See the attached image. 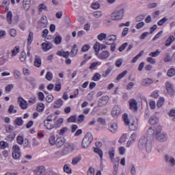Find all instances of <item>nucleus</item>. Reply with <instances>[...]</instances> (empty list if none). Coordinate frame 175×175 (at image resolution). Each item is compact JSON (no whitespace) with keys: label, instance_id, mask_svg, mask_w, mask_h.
I'll use <instances>...</instances> for the list:
<instances>
[{"label":"nucleus","instance_id":"1","mask_svg":"<svg viewBox=\"0 0 175 175\" xmlns=\"http://www.w3.org/2000/svg\"><path fill=\"white\" fill-rule=\"evenodd\" d=\"M162 126H158L157 128L154 131L152 128H149L148 130V133H152L153 137L156 139L160 143H165V142H167V134L165 133H162Z\"/></svg>","mask_w":175,"mask_h":175},{"label":"nucleus","instance_id":"2","mask_svg":"<svg viewBox=\"0 0 175 175\" xmlns=\"http://www.w3.org/2000/svg\"><path fill=\"white\" fill-rule=\"evenodd\" d=\"M49 142L51 146H55L57 148H61L66 140L63 137L58 135L55 137V135L51 134L49 137Z\"/></svg>","mask_w":175,"mask_h":175},{"label":"nucleus","instance_id":"3","mask_svg":"<svg viewBox=\"0 0 175 175\" xmlns=\"http://www.w3.org/2000/svg\"><path fill=\"white\" fill-rule=\"evenodd\" d=\"M137 147L139 150H146V152H150L152 150V144L146 137H142L138 142Z\"/></svg>","mask_w":175,"mask_h":175},{"label":"nucleus","instance_id":"4","mask_svg":"<svg viewBox=\"0 0 175 175\" xmlns=\"http://www.w3.org/2000/svg\"><path fill=\"white\" fill-rule=\"evenodd\" d=\"M124 13H125L124 8L114 10L111 14V20H113V21L122 20V18H124Z\"/></svg>","mask_w":175,"mask_h":175},{"label":"nucleus","instance_id":"5","mask_svg":"<svg viewBox=\"0 0 175 175\" xmlns=\"http://www.w3.org/2000/svg\"><path fill=\"white\" fill-rule=\"evenodd\" d=\"M93 141L94 136L92 135V133L90 132L87 133L82 140V147L83 148H88Z\"/></svg>","mask_w":175,"mask_h":175},{"label":"nucleus","instance_id":"6","mask_svg":"<svg viewBox=\"0 0 175 175\" xmlns=\"http://www.w3.org/2000/svg\"><path fill=\"white\" fill-rule=\"evenodd\" d=\"M114 158V150L110 152V159L111 162L113 163V175H117V172H118V165H120V157Z\"/></svg>","mask_w":175,"mask_h":175},{"label":"nucleus","instance_id":"7","mask_svg":"<svg viewBox=\"0 0 175 175\" xmlns=\"http://www.w3.org/2000/svg\"><path fill=\"white\" fill-rule=\"evenodd\" d=\"M44 126L48 131H51V129H54V122H53V115H49L44 121Z\"/></svg>","mask_w":175,"mask_h":175},{"label":"nucleus","instance_id":"8","mask_svg":"<svg viewBox=\"0 0 175 175\" xmlns=\"http://www.w3.org/2000/svg\"><path fill=\"white\" fill-rule=\"evenodd\" d=\"M47 25H49L47 16H42L41 18L38 21V28L43 29V28H47Z\"/></svg>","mask_w":175,"mask_h":175},{"label":"nucleus","instance_id":"9","mask_svg":"<svg viewBox=\"0 0 175 175\" xmlns=\"http://www.w3.org/2000/svg\"><path fill=\"white\" fill-rule=\"evenodd\" d=\"M165 88L169 95H170V96H174L175 90L173 88V85L170 83V82L167 81L165 83Z\"/></svg>","mask_w":175,"mask_h":175},{"label":"nucleus","instance_id":"10","mask_svg":"<svg viewBox=\"0 0 175 175\" xmlns=\"http://www.w3.org/2000/svg\"><path fill=\"white\" fill-rule=\"evenodd\" d=\"M120 114H121V107L120 105H116L112 109L111 116L113 118H118Z\"/></svg>","mask_w":175,"mask_h":175},{"label":"nucleus","instance_id":"11","mask_svg":"<svg viewBox=\"0 0 175 175\" xmlns=\"http://www.w3.org/2000/svg\"><path fill=\"white\" fill-rule=\"evenodd\" d=\"M18 103L22 110L28 109V103L23 97L18 98Z\"/></svg>","mask_w":175,"mask_h":175},{"label":"nucleus","instance_id":"12","mask_svg":"<svg viewBox=\"0 0 175 175\" xmlns=\"http://www.w3.org/2000/svg\"><path fill=\"white\" fill-rule=\"evenodd\" d=\"M75 148H73L70 144H66L63 149V152L65 155H68V154H70V152H73Z\"/></svg>","mask_w":175,"mask_h":175},{"label":"nucleus","instance_id":"13","mask_svg":"<svg viewBox=\"0 0 175 175\" xmlns=\"http://www.w3.org/2000/svg\"><path fill=\"white\" fill-rule=\"evenodd\" d=\"M165 161L167 163H169L170 166H175V159L172 156H169L167 154L165 155Z\"/></svg>","mask_w":175,"mask_h":175},{"label":"nucleus","instance_id":"14","mask_svg":"<svg viewBox=\"0 0 175 175\" xmlns=\"http://www.w3.org/2000/svg\"><path fill=\"white\" fill-rule=\"evenodd\" d=\"M53 121H54L53 125L55 129H58V128H61V126H62V124H64V118H59L57 120L54 119Z\"/></svg>","mask_w":175,"mask_h":175},{"label":"nucleus","instance_id":"15","mask_svg":"<svg viewBox=\"0 0 175 175\" xmlns=\"http://www.w3.org/2000/svg\"><path fill=\"white\" fill-rule=\"evenodd\" d=\"M45 172H46V168H44V166L37 167L34 170V173L37 175L44 174Z\"/></svg>","mask_w":175,"mask_h":175},{"label":"nucleus","instance_id":"16","mask_svg":"<svg viewBox=\"0 0 175 175\" xmlns=\"http://www.w3.org/2000/svg\"><path fill=\"white\" fill-rule=\"evenodd\" d=\"M129 106L131 110H134V111H137V103L136 102V100L131 99L129 102Z\"/></svg>","mask_w":175,"mask_h":175},{"label":"nucleus","instance_id":"17","mask_svg":"<svg viewBox=\"0 0 175 175\" xmlns=\"http://www.w3.org/2000/svg\"><path fill=\"white\" fill-rule=\"evenodd\" d=\"M57 55L59 57H63L64 58H69V55H70V51H59L57 53Z\"/></svg>","mask_w":175,"mask_h":175},{"label":"nucleus","instance_id":"18","mask_svg":"<svg viewBox=\"0 0 175 175\" xmlns=\"http://www.w3.org/2000/svg\"><path fill=\"white\" fill-rule=\"evenodd\" d=\"M154 83V81L150 78H146L143 79L142 81V85L144 87H148V85H151Z\"/></svg>","mask_w":175,"mask_h":175},{"label":"nucleus","instance_id":"19","mask_svg":"<svg viewBox=\"0 0 175 175\" xmlns=\"http://www.w3.org/2000/svg\"><path fill=\"white\" fill-rule=\"evenodd\" d=\"M42 47V50L43 51H49V50H51L52 49V46L53 44H51V43L49 42H43L42 44H41Z\"/></svg>","mask_w":175,"mask_h":175},{"label":"nucleus","instance_id":"20","mask_svg":"<svg viewBox=\"0 0 175 175\" xmlns=\"http://www.w3.org/2000/svg\"><path fill=\"white\" fill-rule=\"evenodd\" d=\"M110 55V53H109V51H105L101 52L99 55H98V58L100 59H106V58H108V57Z\"/></svg>","mask_w":175,"mask_h":175},{"label":"nucleus","instance_id":"21","mask_svg":"<svg viewBox=\"0 0 175 175\" xmlns=\"http://www.w3.org/2000/svg\"><path fill=\"white\" fill-rule=\"evenodd\" d=\"M158 122H159V119H158L155 116H152L149 119V124H150V125H156Z\"/></svg>","mask_w":175,"mask_h":175},{"label":"nucleus","instance_id":"22","mask_svg":"<svg viewBox=\"0 0 175 175\" xmlns=\"http://www.w3.org/2000/svg\"><path fill=\"white\" fill-rule=\"evenodd\" d=\"M46 106L43 103H40L37 105L36 110L38 111V113H43L44 111Z\"/></svg>","mask_w":175,"mask_h":175},{"label":"nucleus","instance_id":"23","mask_svg":"<svg viewBox=\"0 0 175 175\" xmlns=\"http://www.w3.org/2000/svg\"><path fill=\"white\" fill-rule=\"evenodd\" d=\"M14 124L18 126H22V125L24 124V120H23V118L18 117L14 120Z\"/></svg>","mask_w":175,"mask_h":175},{"label":"nucleus","instance_id":"24","mask_svg":"<svg viewBox=\"0 0 175 175\" xmlns=\"http://www.w3.org/2000/svg\"><path fill=\"white\" fill-rule=\"evenodd\" d=\"M80 161H81V156H77V157L72 158L71 164L73 166H76V165H77V163H79V162H80Z\"/></svg>","mask_w":175,"mask_h":175},{"label":"nucleus","instance_id":"25","mask_svg":"<svg viewBox=\"0 0 175 175\" xmlns=\"http://www.w3.org/2000/svg\"><path fill=\"white\" fill-rule=\"evenodd\" d=\"M32 42H33V32L29 31L27 37V45L31 46V44H32Z\"/></svg>","mask_w":175,"mask_h":175},{"label":"nucleus","instance_id":"26","mask_svg":"<svg viewBox=\"0 0 175 175\" xmlns=\"http://www.w3.org/2000/svg\"><path fill=\"white\" fill-rule=\"evenodd\" d=\"M64 105V101L62 99L59 98L54 103V108L55 109H59Z\"/></svg>","mask_w":175,"mask_h":175},{"label":"nucleus","instance_id":"27","mask_svg":"<svg viewBox=\"0 0 175 175\" xmlns=\"http://www.w3.org/2000/svg\"><path fill=\"white\" fill-rule=\"evenodd\" d=\"M109 99L108 96H103L98 101L100 106H105L107 103V100Z\"/></svg>","mask_w":175,"mask_h":175},{"label":"nucleus","instance_id":"28","mask_svg":"<svg viewBox=\"0 0 175 175\" xmlns=\"http://www.w3.org/2000/svg\"><path fill=\"white\" fill-rule=\"evenodd\" d=\"M174 40H175V38L173 36H170L168 39L165 41V46H166V47H169V46H170L172 43L174 42Z\"/></svg>","mask_w":175,"mask_h":175},{"label":"nucleus","instance_id":"29","mask_svg":"<svg viewBox=\"0 0 175 175\" xmlns=\"http://www.w3.org/2000/svg\"><path fill=\"white\" fill-rule=\"evenodd\" d=\"M64 173H67V174H72V168H70L69 164H65L64 165Z\"/></svg>","mask_w":175,"mask_h":175},{"label":"nucleus","instance_id":"30","mask_svg":"<svg viewBox=\"0 0 175 175\" xmlns=\"http://www.w3.org/2000/svg\"><path fill=\"white\" fill-rule=\"evenodd\" d=\"M94 152L96 154H98V155H99L100 160L102 161V159H103V152L102 151V150L99 148H94Z\"/></svg>","mask_w":175,"mask_h":175},{"label":"nucleus","instance_id":"31","mask_svg":"<svg viewBox=\"0 0 175 175\" xmlns=\"http://www.w3.org/2000/svg\"><path fill=\"white\" fill-rule=\"evenodd\" d=\"M79 51V49H77V44H74L72 46V49L70 51V54L72 57H75V55H76V54H77V52Z\"/></svg>","mask_w":175,"mask_h":175},{"label":"nucleus","instance_id":"32","mask_svg":"<svg viewBox=\"0 0 175 175\" xmlns=\"http://www.w3.org/2000/svg\"><path fill=\"white\" fill-rule=\"evenodd\" d=\"M41 65L42 59H40V57H36L34 60V66H36V68H40Z\"/></svg>","mask_w":175,"mask_h":175},{"label":"nucleus","instance_id":"33","mask_svg":"<svg viewBox=\"0 0 175 175\" xmlns=\"http://www.w3.org/2000/svg\"><path fill=\"white\" fill-rule=\"evenodd\" d=\"M12 17H13V14L12 13V11H9L7 14V17H6V20L8 24H12Z\"/></svg>","mask_w":175,"mask_h":175},{"label":"nucleus","instance_id":"34","mask_svg":"<svg viewBox=\"0 0 175 175\" xmlns=\"http://www.w3.org/2000/svg\"><path fill=\"white\" fill-rule=\"evenodd\" d=\"M118 129V126H117L116 123L111 124L110 126V132L111 133H116V132H117Z\"/></svg>","mask_w":175,"mask_h":175},{"label":"nucleus","instance_id":"35","mask_svg":"<svg viewBox=\"0 0 175 175\" xmlns=\"http://www.w3.org/2000/svg\"><path fill=\"white\" fill-rule=\"evenodd\" d=\"M12 56L14 57L16 55H17V54H18V53H20V47L19 46H15L12 51Z\"/></svg>","mask_w":175,"mask_h":175},{"label":"nucleus","instance_id":"36","mask_svg":"<svg viewBox=\"0 0 175 175\" xmlns=\"http://www.w3.org/2000/svg\"><path fill=\"white\" fill-rule=\"evenodd\" d=\"M102 65V62H94L92 63L90 66V69H95L96 66H100Z\"/></svg>","mask_w":175,"mask_h":175},{"label":"nucleus","instance_id":"37","mask_svg":"<svg viewBox=\"0 0 175 175\" xmlns=\"http://www.w3.org/2000/svg\"><path fill=\"white\" fill-rule=\"evenodd\" d=\"M16 143L20 144V146H22V144H24V137L22 135H18L16 137Z\"/></svg>","mask_w":175,"mask_h":175},{"label":"nucleus","instance_id":"38","mask_svg":"<svg viewBox=\"0 0 175 175\" xmlns=\"http://www.w3.org/2000/svg\"><path fill=\"white\" fill-rule=\"evenodd\" d=\"M93 49H94L96 54H98L99 51H100V44L99 42H96L94 45Z\"/></svg>","mask_w":175,"mask_h":175},{"label":"nucleus","instance_id":"39","mask_svg":"<svg viewBox=\"0 0 175 175\" xmlns=\"http://www.w3.org/2000/svg\"><path fill=\"white\" fill-rule=\"evenodd\" d=\"M100 77H102V75H100L99 72H96L92 77V80L93 81H99L100 80Z\"/></svg>","mask_w":175,"mask_h":175},{"label":"nucleus","instance_id":"40","mask_svg":"<svg viewBox=\"0 0 175 175\" xmlns=\"http://www.w3.org/2000/svg\"><path fill=\"white\" fill-rule=\"evenodd\" d=\"M14 77L16 80H18L21 77V72L17 70H14L13 72Z\"/></svg>","mask_w":175,"mask_h":175},{"label":"nucleus","instance_id":"41","mask_svg":"<svg viewBox=\"0 0 175 175\" xmlns=\"http://www.w3.org/2000/svg\"><path fill=\"white\" fill-rule=\"evenodd\" d=\"M85 118V116L84 115L81 114L77 118V124H81L84 121V119Z\"/></svg>","mask_w":175,"mask_h":175},{"label":"nucleus","instance_id":"42","mask_svg":"<svg viewBox=\"0 0 175 175\" xmlns=\"http://www.w3.org/2000/svg\"><path fill=\"white\" fill-rule=\"evenodd\" d=\"M68 122H77V116L76 115H73L70 116L68 120H67Z\"/></svg>","mask_w":175,"mask_h":175},{"label":"nucleus","instance_id":"43","mask_svg":"<svg viewBox=\"0 0 175 175\" xmlns=\"http://www.w3.org/2000/svg\"><path fill=\"white\" fill-rule=\"evenodd\" d=\"M175 75V69L174 68H170L167 70V76H168V77H173V76Z\"/></svg>","mask_w":175,"mask_h":175},{"label":"nucleus","instance_id":"44","mask_svg":"<svg viewBox=\"0 0 175 175\" xmlns=\"http://www.w3.org/2000/svg\"><path fill=\"white\" fill-rule=\"evenodd\" d=\"M122 118L123 120L124 121L125 125H129L131 122H129V119L128 118V113H124L122 115Z\"/></svg>","mask_w":175,"mask_h":175},{"label":"nucleus","instance_id":"45","mask_svg":"<svg viewBox=\"0 0 175 175\" xmlns=\"http://www.w3.org/2000/svg\"><path fill=\"white\" fill-rule=\"evenodd\" d=\"M164 103H165V98L161 97L157 103V107H162Z\"/></svg>","mask_w":175,"mask_h":175},{"label":"nucleus","instance_id":"46","mask_svg":"<svg viewBox=\"0 0 175 175\" xmlns=\"http://www.w3.org/2000/svg\"><path fill=\"white\" fill-rule=\"evenodd\" d=\"M43 10H47V6H46V5H44V3H41L38 5V12H40V13H42Z\"/></svg>","mask_w":175,"mask_h":175},{"label":"nucleus","instance_id":"47","mask_svg":"<svg viewBox=\"0 0 175 175\" xmlns=\"http://www.w3.org/2000/svg\"><path fill=\"white\" fill-rule=\"evenodd\" d=\"M19 58L21 62H25V61H27V53L22 52Z\"/></svg>","mask_w":175,"mask_h":175},{"label":"nucleus","instance_id":"48","mask_svg":"<svg viewBox=\"0 0 175 175\" xmlns=\"http://www.w3.org/2000/svg\"><path fill=\"white\" fill-rule=\"evenodd\" d=\"M8 113L10 114H15V113H17V109H14V105H12L10 106Z\"/></svg>","mask_w":175,"mask_h":175},{"label":"nucleus","instance_id":"49","mask_svg":"<svg viewBox=\"0 0 175 175\" xmlns=\"http://www.w3.org/2000/svg\"><path fill=\"white\" fill-rule=\"evenodd\" d=\"M64 155H66V154L63 150L62 152L57 151L55 152V158H61L62 157H64Z\"/></svg>","mask_w":175,"mask_h":175},{"label":"nucleus","instance_id":"50","mask_svg":"<svg viewBox=\"0 0 175 175\" xmlns=\"http://www.w3.org/2000/svg\"><path fill=\"white\" fill-rule=\"evenodd\" d=\"M62 89V85H61L60 83H56L55 85L54 91H55L56 92H59V91H61Z\"/></svg>","mask_w":175,"mask_h":175},{"label":"nucleus","instance_id":"51","mask_svg":"<svg viewBox=\"0 0 175 175\" xmlns=\"http://www.w3.org/2000/svg\"><path fill=\"white\" fill-rule=\"evenodd\" d=\"M126 73H128L127 70L123 71L122 73L118 75V77H116V80L118 81H120V80H121V79H122V77H124L126 75Z\"/></svg>","mask_w":175,"mask_h":175},{"label":"nucleus","instance_id":"52","mask_svg":"<svg viewBox=\"0 0 175 175\" xmlns=\"http://www.w3.org/2000/svg\"><path fill=\"white\" fill-rule=\"evenodd\" d=\"M5 129H6V132H8V133H12V132L14 131V126L10 124H8L5 126Z\"/></svg>","mask_w":175,"mask_h":175},{"label":"nucleus","instance_id":"53","mask_svg":"<svg viewBox=\"0 0 175 175\" xmlns=\"http://www.w3.org/2000/svg\"><path fill=\"white\" fill-rule=\"evenodd\" d=\"M62 42V37L61 36H57L54 39V43L55 44H59Z\"/></svg>","mask_w":175,"mask_h":175},{"label":"nucleus","instance_id":"54","mask_svg":"<svg viewBox=\"0 0 175 175\" xmlns=\"http://www.w3.org/2000/svg\"><path fill=\"white\" fill-rule=\"evenodd\" d=\"M166 21H167V18L166 17H163V18H161L160 21H159L157 22V25L159 26V27H162V25L163 24H165L166 23Z\"/></svg>","mask_w":175,"mask_h":175},{"label":"nucleus","instance_id":"55","mask_svg":"<svg viewBox=\"0 0 175 175\" xmlns=\"http://www.w3.org/2000/svg\"><path fill=\"white\" fill-rule=\"evenodd\" d=\"M159 54H161V51H159V49H157L156 51L154 52H151L149 55L150 57H158V55H159Z\"/></svg>","mask_w":175,"mask_h":175},{"label":"nucleus","instance_id":"56","mask_svg":"<svg viewBox=\"0 0 175 175\" xmlns=\"http://www.w3.org/2000/svg\"><path fill=\"white\" fill-rule=\"evenodd\" d=\"M45 79L49 81H51V80H53V73L51 72H47L45 75Z\"/></svg>","mask_w":175,"mask_h":175},{"label":"nucleus","instance_id":"57","mask_svg":"<svg viewBox=\"0 0 175 175\" xmlns=\"http://www.w3.org/2000/svg\"><path fill=\"white\" fill-rule=\"evenodd\" d=\"M15 138H16L15 134H10L7 136L6 140L7 142H13V140H14Z\"/></svg>","mask_w":175,"mask_h":175},{"label":"nucleus","instance_id":"58","mask_svg":"<svg viewBox=\"0 0 175 175\" xmlns=\"http://www.w3.org/2000/svg\"><path fill=\"white\" fill-rule=\"evenodd\" d=\"M46 100L47 103H51V102H53V100H54V96H53L51 94H49L46 97Z\"/></svg>","mask_w":175,"mask_h":175},{"label":"nucleus","instance_id":"59","mask_svg":"<svg viewBox=\"0 0 175 175\" xmlns=\"http://www.w3.org/2000/svg\"><path fill=\"white\" fill-rule=\"evenodd\" d=\"M12 152L21 153L20 151V146L18 145H14L12 147Z\"/></svg>","mask_w":175,"mask_h":175},{"label":"nucleus","instance_id":"60","mask_svg":"<svg viewBox=\"0 0 175 175\" xmlns=\"http://www.w3.org/2000/svg\"><path fill=\"white\" fill-rule=\"evenodd\" d=\"M38 100H40V102H43V100H44V94H43V92H38Z\"/></svg>","mask_w":175,"mask_h":175},{"label":"nucleus","instance_id":"61","mask_svg":"<svg viewBox=\"0 0 175 175\" xmlns=\"http://www.w3.org/2000/svg\"><path fill=\"white\" fill-rule=\"evenodd\" d=\"M109 75H110V67H108L107 70L103 71L102 77H107Z\"/></svg>","mask_w":175,"mask_h":175},{"label":"nucleus","instance_id":"62","mask_svg":"<svg viewBox=\"0 0 175 175\" xmlns=\"http://www.w3.org/2000/svg\"><path fill=\"white\" fill-rule=\"evenodd\" d=\"M168 116L172 117V121L175 122V109H172L169 113Z\"/></svg>","mask_w":175,"mask_h":175},{"label":"nucleus","instance_id":"63","mask_svg":"<svg viewBox=\"0 0 175 175\" xmlns=\"http://www.w3.org/2000/svg\"><path fill=\"white\" fill-rule=\"evenodd\" d=\"M126 142V133H124L120 137L119 139V142L125 143Z\"/></svg>","mask_w":175,"mask_h":175},{"label":"nucleus","instance_id":"64","mask_svg":"<svg viewBox=\"0 0 175 175\" xmlns=\"http://www.w3.org/2000/svg\"><path fill=\"white\" fill-rule=\"evenodd\" d=\"M87 175H95V170L94 167H90L88 170Z\"/></svg>","mask_w":175,"mask_h":175}]
</instances>
